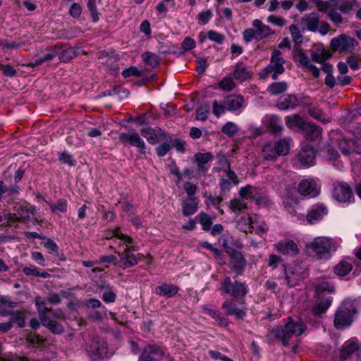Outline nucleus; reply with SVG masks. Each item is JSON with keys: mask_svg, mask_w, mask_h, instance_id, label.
<instances>
[{"mask_svg": "<svg viewBox=\"0 0 361 361\" xmlns=\"http://www.w3.org/2000/svg\"><path fill=\"white\" fill-rule=\"evenodd\" d=\"M357 303L355 300L345 299L334 314V326L337 329L350 326L357 312Z\"/></svg>", "mask_w": 361, "mask_h": 361, "instance_id": "obj_1", "label": "nucleus"}, {"mask_svg": "<svg viewBox=\"0 0 361 361\" xmlns=\"http://www.w3.org/2000/svg\"><path fill=\"white\" fill-rule=\"evenodd\" d=\"M306 329L305 324L302 321L294 322L290 317L283 326L274 329L271 333L275 338L281 341L283 345L288 344L292 336H300Z\"/></svg>", "mask_w": 361, "mask_h": 361, "instance_id": "obj_2", "label": "nucleus"}, {"mask_svg": "<svg viewBox=\"0 0 361 361\" xmlns=\"http://www.w3.org/2000/svg\"><path fill=\"white\" fill-rule=\"evenodd\" d=\"M220 290L234 298L240 299L245 296L248 288L245 283L239 281H233L229 276H226L221 283Z\"/></svg>", "mask_w": 361, "mask_h": 361, "instance_id": "obj_3", "label": "nucleus"}, {"mask_svg": "<svg viewBox=\"0 0 361 361\" xmlns=\"http://www.w3.org/2000/svg\"><path fill=\"white\" fill-rule=\"evenodd\" d=\"M137 249L135 243L131 247H124L123 252L115 250V252L118 254L120 257L119 267L123 269L128 268L136 265L138 261L143 257L140 253L135 254Z\"/></svg>", "mask_w": 361, "mask_h": 361, "instance_id": "obj_4", "label": "nucleus"}, {"mask_svg": "<svg viewBox=\"0 0 361 361\" xmlns=\"http://www.w3.org/2000/svg\"><path fill=\"white\" fill-rule=\"evenodd\" d=\"M85 350L93 361H97L106 355L107 345L102 338L95 337L86 345Z\"/></svg>", "mask_w": 361, "mask_h": 361, "instance_id": "obj_5", "label": "nucleus"}, {"mask_svg": "<svg viewBox=\"0 0 361 361\" xmlns=\"http://www.w3.org/2000/svg\"><path fill=\"white\" fill-rule=\"evenodd\" d=\"M357 44L353 37L345 34H341L332 38L330 45L334 51L350 52L355 49Z\"/></svg>", "mask_w": 361, "mask_h": 361, "instance_id": "obj_6", "label": "nucleus"}, {"mask_svg": "<svg viewBox=\"0 0 361 361\" xmlns=\"http://www.w3.org/2000/svg\"><path fill=\"white\" fill-rule=\"evenodd\" d=\"M293 60L299 66L312 73L314 78L319 76L320 70L311 63V59L302 49L297 48L293 51Z\"/></svg>", "mask_w": 361, "mask_h": 361, "instance_id": "obj_7", "label": "nucleus"}, {"mask_svg": "<svg viewBox=\"0 0 361 361\" xmlns=\"http://www.w3.org/2000/svg\"><path fill=\"white\" fill-rule=\"evenodd\" d=\"M305 271L300 264H293L285 269L284 284L290 287L295 286L299 281L305 279Z\"/></svg>", "mask_w": 361, "mask_h": 361, "instance_id": "obj_8", "label": "nucleus"}, {"mask_svg": "<svg viewBox=\"0 0 361 361\" xmlns=\"http://www.w3.org/2000/svg\"><path fill=\"white\" fill-rule=\"evenodd\" d=\"M164 357L163 348L155 344H148L142 349L137 361H161Z\"/></svg>", "mask_w": 361, "mask_h": 361, "instance_id": "obj_9", "label": "nucleus"}, {"mask_svg": "<svg viewBox=\"0 0 361 361\" xmlns=\"http://www.w3.org/2000/svg\"><path fill=\"white\" fill-rule=\"evenodd\" d=\"M333 197L340 202H350L353 198L350 187L346 183L339 181L333 184Z\"/></svg>", "mask_w": 361, "mask_h": 361, "instance_id": "obj_10", "label": "nucleus"}, {"mask_svg": "<svg viewBox=\"0 0 361 361\" xmlns=\"http://www.w3.org/2000/svg\"><path fill=\"white\" fill-rule=\"evenodd\" d=\"M274 247L278 252L286 257H294L299 253L298 245L289 238L279 240L274 245Z\"/></svg>", "mask_w": 361, "mask_h": 361, "instance_id": "obj_11", "label": "nucleus"}, {"mask_svg": "<svg viewBox=\"0 0 361 361\" xmlns=\"http://www.w3.org/2000/svg\"><path fill=\"white\" fill-rule=\"evenodd\" d=\"M120 142L123 145L129 143L130 145L137 147L140 153H145V144L137 132L131 133H121L118 135Z\"/></svg>", "mask_w": 361, "mask_h": 361, "instance_id": "obj_12", "label": "nucleus"}, {"mask_svg": "<svg viewBox=\"0 0 361 361\" xmlns=\"http://www.w3.org/2000/svg\"><path fill=\"white\" fill-rule=\"evenodd\" d=\"M310 247L317 254L323 255L335 250L332 239L326 237H317L310 243Z\"/></svg>", "mask_w": 361, "mask_h": 361, "instance_id": "obj_13", "label": "nucleus"}, {"mask_svg": "<svg viewBox=\"0 0 361 361\" xmlns=\"http://www.w3.org/2000/svg\"><path fill=\"white\" fill-rule=\"evenodd\" d=\"M284 63L285 60L282 57L281 52L279 50L273 51L271 55L270 62L268 65L269 68H270L273 71V80H276L278 78V75L284 72Z\"/></svg>", "mask_w": 361, "mask_h": 361, "instance_id": "obj_14", "label": "nucleus"}, {"mask_svg": "<svg viewBox=\"0 0 361 361\" xmlns=\"http://www.w3.org/2000/svg\"><path fill=\"white\" fill-rule=\"evenodd\" d=\"M298 192L303 196L314 197L319 193V189L314 180H302L298 186Z\"/></svg>", "mask_w": 361, "mask_h": 361, "instance_id": "obj_15", "label": "nucleus"}, {"mask_svg": "<svg viewBox=\"0 0 361 361\" xmlns=\"http://www.w3.org/2000/svg\"><path fill=\"white\" fill-rule=\"evenodd\" d=\"M224 104L229 111H240L245 106V100L241 94H231L224 99Z\"/></svg>", "mask_w": 361, "mask_h": 361, "instance_id": "obj_16", "label": "nucleus"}, {"mask_svg": "<svg viewBox=\"0 0 361 361\" xmlns=\"http://www.w3.org/2000/svg\"><path fill=\"white\" fill-rule=\"evenodd\" d=\"M233 77L235 80L243 82L250 79L252 77V73L243 62L239 61L235 65Z\"/></svg>", "mask_w": 361, "mask_h": 361, "instance_id": "obj_17", "label": "nucleus"}, {"mask_svg": "<svg viewBox=\"0 0 361 361\" xmlns=\"http://www.w3.org/2000/svg\"><path fill=\"white\" fill-rule=\"evenodd\" d=\"M328 212L327 208L322 204H317L312 207L306 215L307 221L309 224H314L320 221L326 215Z\"/></svg>", "mask_w": 361, "mask_h": 361, "instance_id": "obj_18", "label": "nucleus"}, {"mask_svg": "<svg viewBox=\"0 0 361 361\" xmlns=\"http://www.w3.org/2000/svg\"><path fill=\"white\" fill-rule=\"evenodd\" d=\"M315 157L314 149L309 145L302 147L298 155L299 161L305 166L313 165Z\"/></svg>", "mask_w": 361, "mask_h": 361, "instance_id": "obj_19", "label": "nucleus"}, {"mask_svg": "<svg viewBox=\"0 0 361 361\" xmlns=\"http://www.w3.org/2000/svg\"><path fill=\"white\" fill-rule=\"evenodd\" d=\"M262 123L265 127L269 128L273 133H278L282 130L283 126L280 117L276 115H266L262 120Z\"/></svg>", "mask_w": 361, "mask_h": 361, "instance_id": "obj_20", "label": "nucleus"}, {"mask_svg": "<svg viewBox=\"0 0 361 361\" xmlns=\"http://www.w3.org/2000/svg\"><path fill=\"white\" fill-rule=\"evenodd\" d=\"M356 353L358 357L361 356V346L359 347L357 343L352 341H346L341 350L340 358L342 360L348 359L353 353Z\"/></svg>", "mask_w": 361, "mask_h": 361, "instance_id": "obj_21", "label": "nucleus"}, {"mask_svg": "<svg viewBox=\"0 0 361 361\" xmlns=\"http://www.w3.org/2000/svg\"><path fill=\"white\" fill-rule=\"evenodd\" d=\"M252 26L256 32L257 41H260L274 33V31L259 19L252 21Z\"/></svg>", "mask_w": 361, "mask_h": 361, "instance_id": "obj_22", "label": "nucleus"}, {"mask_svg": "<svg viewBox=\"0 0 361 361\" xmlns=\"http://www.w3.org/2000/svg\"><path fill=\"white\" fill-rule=\"evenodd\" d=\"M301 23L311 32H317L319 25V17L316 13L305 14L301 19Z\"/></svg>", "mask_w": 361, "mask_h": 361, "instance_id": "obj_23", "label": "nucleus"}, {"mask_svg": "<svg viewBox=\"0 0 361 361\" xmlns=\"http://www.w3.org/2000/svg\"><path fill=\"white\" fill-rule=\"evenodd\" d=\"M298 105V100L295 95L288 94L281 97L276 106L281 110L293 109Z\"/></svg>", "mask_w": 361, "mask_h": 361, "instance_id": "obj_24", "label": "nucleus"}, {"mask_svg": "<svg viewBox=\"0 0 361 361\" xmlns=\"http://www.w3.org/2000/svg\"><path fill=\"white\" fill-rule=\"evenodd\" d=\"M232 264L231 269L238 275L242 274L246 264L245 259L240 252L235 251L231 255Z\"/></svg>", "mask_w": 361, "mask_h": 361, "instance_id": "obj_25", "label": "nucleus"}, {"mask_svg": "<svg viewBox=\"0 0 361 361\" xmlns=\"http://www.w3.org/2000/svg\"><path fill=\"white\" fill-rule=\"evenodd\" d=\"M222 309L228 315H233L237 319H243L246 316V312L237 307L235 303L231 300H226L222 304Z\"/></svg>", "mask_w": 361, "mask_h": 361, "instance_id": "obj_26", "label": "nucleus"}, {"mask_svg": "<svg viewBox=\"0 0 361 361\" xmlns=\"http://www.w3.org/2000/svg\"><path fill=\"white\" fill-rule=\"evenodd\" d=\"M140 133L150 145H154L158 143V137L162 133V130L160 128L155 129L148 126L142 128Z\"/></svg>", "mask_w": 361, "mask_h": 361, "instance_id": "obj_27", "label": "nucleus"}, {"mask_svg": "<svg viewBox=\"0 0 361 361\" xmlns=\"http://www.w3.org/2000/svg\"><path fill=\"white\" fill-rule=\"evenodd\" d=\"M285 121L286 126L292 130H302L307 123L296 114L286 116Z\"/></svg>", "mask_w": 361, "mask_h": 361, "instance_id": "obj_28", "label": "nucleus"}, {"mask_svg": "<svg viewBox=\"0 0 361 361\" xmlns=\"http://www.w3.org/2000/svg\"><path fill=\"white\" fill-rule=\"evenodd\" d=\"M133 243H135V242L131 237L120 232L118 235L114 238V242L112 243V244L116 245V247L111 245L109 247L111 250H118V249L123 246L125 247H131Z\"/></svg>", "mask_w": 361, "mask_h": 361, "instance_id": "obj_29", "label": "nucleus"}, {"mask_svg": "<svg viewBox=\"0 0 361 361\" xmlns=\"http://www.w3.org/2000/svg\"><path fill=\"white\" fill-rule=\"evenodd\" d=\"M179 288L173 284L163 283L155 289L156 294L167 298L174 297L178 292Z\"/></svg>", "mask_w": 361, "mask_h": 361, "instance_id": "obj_30", "label": "nucleus"}, {"mask_svg": "<svg viewBox=\"0 0 361 361\" xmlns=\"http://www.w3.org/2000/svg\"><path fill=\"white\" fill-rule=\"evenodd\" d=\"M302 132L307 140H315L320 137L322 129L314 124L307 123Z\"/></svg>", "mask_w": 361, "mask_h": 361, "instance_id": "obj_31", "label": "nucleus"}, {"mask_svg": "<svg viewBox=\"0 0 361 361\" xmlns=\"http://www.w3.org/2000/svg\"><path fill=\"white\" fill-rule=\"evenodd\" d=\"M312 307V312L315 315H321L326 312L332 302V298L328 297L324 299L319 298Z\"/></svg>", "mask_w": 361, "mask_h": 361, "instance_id": "obj_32", "label": "nucleus"}, {"mask_svg": "<svg viewBox=\"0 0 361 361\" xmlns=\"http://www.w3.org/2000/svg\"><path fill=\"white\" fill-rule=\"evenodd\" d=\"M353 265L350 259H345L341 260L334 267V273L338 276H345L348 275L352 270Z\"/></svg>", "mask_w": 361, "mask_h": 361, "instance_id": "obj_33", "label": "nucleus"}, {"mask_svg": "<svg viewBox=\"0 0 361 361\" xmlns=\"http://www.w3.org/2000/svg\"><path fill=\"white\" fill-rule=\"evenodd\" d=\"M198 208V202L196 197H190L183 203V214L188 216L194 214Z\"/></svg>", "mask_w": 361, "mask_h": 361, "instance_id": "obj_34", "label": "nucleus"}, {"mask_svg": "<svg viewBox=\"0 0 361 361\" xmlns=\"http://www.w3.org/2000/svg\"><path fill=\"white\" fill-rule=\"evenodd\" d=\"M262 155L267 161H276L279 154L274 143L269 142L264 145L262 150Z\"/></svg>", "mask_w": 361, "mask_h": 361, "instance_id": "obj_35", "label": "nucleus"}, {"mask_svg": "<svg viewBox=\"0 0 361 361\" xmlns=\"http://www.w3.org/2000/svg\"><path fill=\"white\" fill-rule=\"evenodd\" d=\"M341 151L345 155L353 152H358L356 147V142L353 139H342L338 142Z\"/></svg>", "mask_w": 361, "mask_h": 361, "instance_id": "obj_36", "label": "nucleus"}, {"mask_svg": "<svg viewBox=\"0 0 361 361\" xmlns=\"http://www.w3.org/2000/svg\"><path fill=\"white\" fill-rule=\"evenodd\" d=\"M212 154L210 152L197 153L195 155V161L197 164L198 171L204 173L207 169L204 165L212 159Z\"/></svg>", "mask_w": 361, "mask_h": 361, "instance_id": "obj_37", "label": "nucleus"}, {"mask_svg": "<svg viewBox=\"0 0 361 361\" xmlns=\"http://www.w3.org/2000/svg\"><path fill=\"white\" fill-rule=\"evenodd\" d=\"M203 310L207 314L211 316L213 319H214L221 326H227L228 324V320L221 316V313L215 309H213L210 306H204L203 307Z\"/></svg>", "mask_w": 361, "mask_h": 361, "instance_id": "obj_38", "label": "nucleus"}, {"mask_svg": "<svg viewBox=\"0 0 361 361\" xmlns=\"http://www.w3.org/2000/svg\"><path fill=\"white\" fill-rule=\"evenodd\" d=\"M276 148L279 156H284L288 154L290 149V139L286 137L273 142Z\"/></svg>", "mask_w": 361, "mask_h": 361, "instance_id": "obj_39", "label": "nucleus"}, {"mask_svg": "<svg viewBox=\"0 0 361 361\" xmlns=\"http://www.w3.org/2000/svg\"><path fill=\"white\" fill-rule=\"evenodd\" d=\"M316 294L319 298H322L325 293H331L334 291V286L327 281L318 283L315 286Z\"/></svg>", "mask_w": 361, "mask_h": 361, "instance_id": "obj_40", "label": "nucleus"}, {"mask_svg": "<svg viewBox=\"0 0 361 361\" xmlns=\"http://www.w3.org/2000/svg\"><path fill=\"white\" fill-rule=\"evenodd\" d=\"M287 87L288 85L286 82H275L268 86L267 91L271 95H278L284 92Z\"/></svg>", "mask_w": 361, "mask_h": 361, "instance_id": "obj_41", "label": "nucleus"}, {"mask_svg": "<svg viewBox=\"0 0 361 361\" xmlns=\"http://www.w3.org/2000/svg\"><path fill=\"white\" fill-rule=\"evenodd\" d=\"M141 57L146 64L150 66L152 68L157 67L159 63V56L154 53L145 51L142 54Z\"/></svg>", "mask_w": 361, "mask_h": 361, "instance_id": "obj_42", "label": "nucleus"}, {"mask_svg": "<svg viewBox=\"0 0 361 361\" xmlns=\"http://www.w3.org/2000/svg\"><path fill=\"white\" fill-rule=\"evenodd\" d=\"M322 71L326 73L325 84L330 88L334 87L336 85V79L332 75L333 66L329 63H324L322 66Z\"/></svg>", "mask_w": 361, "mask_h": 361, "instance_id": "obj_43", "label": "nucleus"}, {"mask_svg": "<svg viewBox=\"0 0 361 361\" xmlns=\"http://www.w3.org/2000/svg\"><path fill=\"white\" fill-rule=\"evenodd\" d=\"M331 56L329 51L325 49H317L311 56V60L319 63L324 64L325 61Z\"/></svg>", "mask_w": 361, "mask_h": 361, "instance_id": "obj_44", "label": "nucleus"}, {"mask_svg": "<svg viewBox=\"0 0 361 361\" xmlns=\"http://www.w3.org/2000/svg\"><path fill=\"white\" fill-rule=\"evenodd\" d=\"M9 316L11 317L12 322L16 323L20 328L25 326V312L24 311H15L9 313Z\"/></svg>", "mask_w": 361, "mask_h": 361, "instance_id": "obj_45", "label": "nucleus"}, {"mask_svg": "<svg viewBox=\"0 0 361 361\" xmlns=\"http://www.w3.org/2000/svg\"><path fill=\"white\" fill-rule=\"evenodd\" d=\"M52 212L59 211L61 212H66L68 208V203L65 199H59L56 203L47 202Z\"/></svg>", "mask_w": 361, "mask_h": 361, "instance_id": "obj_46", "label": "nucleus"}, {"mask_svg": "<svg viewBox=\"0 0 361 361\" xmlns=\"http://www.w3.org/2000/svg\"><path fill=\"white\" fill-rule=\"evenodd\" d=\"M219 87L224 91L229 92L235 87V83L231 76H226L219 82Z\"/></svg>", "mask_w": 361, "mask_h": 361, "instance_id": "obj_47", "label": "nucleus"}, {"mask_svg": "<svg viewBox=\"0 0 361 361\" xmlns=\"http://www.w3.org/2000/svg\"><path fill=\"white\" fill-rule=\"evenodd\" d=\"M210 111V106L209 104H204L197 109L196 119L204 121L207 119Z\"/></svg>", "mask_w": 361, "mask_h": 361, "instance_id": "obj_48", "label": "nucleus"}, {"mask_svg": "<svg viewBox=\"0 0 361 361\" xmlns=\"http://www.w3.org/2000/svg\"><path fill=\"white\" fill-rule=\"evenodd\" d=\"M197 218L200 219V223L202 225V228L204 231H209L212 224L210 216L204 213H201L197 216Z\"/></svg>", "mask_w": 361, "mask_h": 361, "instance_id": "obj_49", "label": "nucleus"}, {"mask_svg": "<svg viewBox=\"0 0 361 361\" xmlns=\"http://www.w3.org/2000/svg\"><path fill=\"white\" fill-rule=\"evenodd\" d=\"M289 31L290 32L293 42L296 44H299L302 42V35L297 25H290L289 26Z\"/></svg>", "mask_w": 361, "mask_h": 361, "instance_id": "obj_50", "label": "nucleus"}, {"mask_svg": "<svg viewBox=\"0 0 361 361\" xmlns=\"http://www.w3.org/2000/svg\"><path fill=\"white\" fill-rule=\"evenodd\" d=\"M238 130V128L237 125L233 122H227L225 125L223 126L221 128V131L223 133L228 135L233 136L234 135Z\"/></svg>", "mask_w": 361, "mask_h": 361, "instance_id": "obj_51", "label": "nucleus"}, {"mask_svg": "<svg viewBox=\"0 0 361 361\" xmlns=\"http://www.w3.org/2000/svg\"><path fill=\"white\" fill-rule=\"evenodd\" d=\"M247 207L244 200L240 199H233L231 201L230 208L234 212H239Z\"/></svg>", "mask_w": 361, "mask_h": 361, "instance_id": "obj_52", "label": "nucleus"}, {"mask_svg": "<svg viewBox=\"0 0 361 361\" xmlns=\"http://www.w3.org/2000/svg\"><path fill=\"white\" fill-rule=\"evenodd\" d=\"M255 188L251 185L242 187L239 190V195L243 199L254 198Z\"/></svg>", "mask_w": 361, "mask_h": 361, "instance_id": "obj_53", "label": "nucleus"}, {"mask_svg": "<svg viewBox=\"0 0 361 361\" xmlns=\"http://www.w3.org/2000/svg\"><path fill=\"white\" fill-rule=\"evenodd\" d=\"M327 16L336 25H338L343 22V18L336 10H330L327 13Z\"/></svg>", "mask_w": 361, "mask_h": 361, "instance_id": "obj_54", "label": "nucleus"}, {"mask_svg": "<svg viewBox=\"0 0 361 361\" xmlns=\"http://www.w3.org/2000/svg\"><path fill=\"white\" fill-rule=\"evenodd\" d=\"M249 222V228L252 229L256 234L262 235L268 231V226L265 224H260L259 226H255L253 222L251 221L250 218L247 219Z\"/></svg>", "mask_w": 361, "mask_h": 361, "instance_id": "obj_55", "label": "nucleus"}, {"mask_svg": "<svg viewBox=\"0 0 361 361\" xmlns=\"http://www.w3.org/2000/svg\"><path fill=\"white\" fill-rule=\"evenodd\" d=\"M355 6H359L358 2L356 0H350L339 5L338 9L342 13H346L351 11Z\"/></svg>", "mask_w": 361, "mask_h": 361, "instance_id": "obj_56", "label": "nucleus"}, {"mask_svg": "<svg viewBox=\"0 0 361 361\" xmlns=\"http://www.w3.org/2000/svg\"><path fill=\"white\" fill-rule=\"evenodd\" d=\"M87 6L91 13L92 20L97 22L99 20V15L97 11V1L88 0Z\"/></svg>", "mask_w": 361, "mask_h": 361, "instance_id": "obj_57", "label": "nucleus"}, {"mask_svg": "<svg viewBox=\"0 0 361 361\" xmlns=\"http://www.w3.org/2000/svg\"><path fill=\"white\" fill-rule=\"evenodd\" d=\"M208 38L218 44H222L225 40V36L221 33H219L214 30H209L207 32Z\"/></svg>", "mask_w": 361, "mask_h": 361, "instance_id": "obj_58", "label": "nucleus"}, {"mask_svg": "<svg viewBox=\"0 0 361 361\" xmlns=\"http://www.w3.org/2000/svg\"><path fill=\"white\" fill-rule=\"evenodd\" d=\"M225 110H226V108L224 103L220 104L216 100L212 102V112L216 117H219L222 115L225 112Z\"/></svg>", "mask_w": 361, "mask_h": 361, "instance_id": "obj_59", "label": "nucleus"}, {"mask_svg": "<svg viewBox=\"0 0 361 361\" xmlns=\"http://www.w3.org/2000/svg\"><path fill=\"white\" fill-rule=\"evenodd\" d=\"M59 159L62 164H66L71 166L74 165L72 155L68 152L59 153Z\"/></svg>", "mask_w": 361, "mask_h": 361, "instance_id": "obj_60", "label": "nucleus"}, {"mask_svg": "<svg viewBox=\"0 0 361 361\" xmlns=\"http://www.w3.org/2000/svg\"><path fill=\"white\" fill-rule=\"evenodd\" d=\"M243 39L246 42H250L252 40H257V35L255 29L247 28L243 32Z\"/></svg>", "mask_w": 361, "mask_h": 361, "instance_id": "obj_61", "label": "nucleus"}, {"mask_svg": "<svg viewBox=\"0 0 361 361\" xmlns=\"http://www.w3.org/2000/svg\"><path fill=\"white\" fill-rule=\"evenodd\" d=\"M196 46L195 41L190 37H186L181 43V47L184 51H190Z\"/></svg>", "mask_w": 361, "mask_h": 361, "instance_id": "obj_62", "label": "nucleus"}, {"mask_svg": "<svg viewBox=\"0 0 361 361\" xmlns=\"http://www.w3.org/2000/svg\"><path fill=\"white\" fill-rule=\"evenodd\" d=\"M218 164L219 165L222 171L227 170L230 169V164L226 155L224 154H218L216 156Z\"/></svg>", "mask_w": 361, "mask_h": 361, "instance_id": "obj_63", "label": "nucleus"}, {"mask_svg": "<svg viewBox=\"0 0 361 361\" xmlns=\"http://www.w3.org/2000/svg\"><path fill=\"white\" fill-rule=\"evenodd\" d=\"M267 22L279 27H283L286 24V20L283 18L276 16H269L267 18Z\"/></svg>", "mask_w": 361, "mask_h": 361, "instance_id": "obj_64", "label": "nucleus"}]
</instances>
